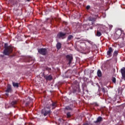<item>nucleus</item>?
I'll return each mask as SVG.
<instances>
[{"label": "nucleus", "mask_w": 125, "mask_h": 125, "mask_svg": "<svg viewBox=\"0 0 125 125\" xmlns=\"http://www.w3.org/2000/svg\"><path fill=\"white\" fill-rule=\"evenodd\" d=\"M4 47L5 48L3 51V54L4 55H9L10 53L12 52V46H8V43H5Z\"/></svg>", "instance_id": "nucleus-1"}, {"label": "nucleus", "mask_w": 125, "mask_h": 125, "mask_svg": "<svg viewBox=\"0 0 125 125\" xmlns=\"http://www.w3.org/2000/svg\"><path fill=\"white\" fill-rule=\"evenodd\" d=\"M51 113V111L50 110V109H48L45 108L42 109L41 111V114L43 115L44 117H46L47 115H50Z\"/></svg>", "instance_id": "nucleus-2"}, {"label": "nucleus", "mask_w": 125, "mask_h": 125, "mask_svg": "<svg viewBox=\"0 0 125 125\" xmlns=\"http://www.w3.org/2000/svg\"><path fill=\"white\" fill-rule=\"evenodd\" d=\"M67 35L66 33H63L62 32H59L57 35V38L59 39V40H64V39H66Z\"/></svg>", "instance_id": "nucleus-3"}, {"label": "nucleus", "mask_w": 125, "mask_h": 125, "mask_svg": "<svg viewBox=\"0 0 125 125\" xmlns=\"http://www.w3.org/2000/svg\"><path fill=\"white\" fill-rule=\"evenodd\" d=\"M65 58L66 59V62H68V65H71L72 64V62H73V55H67L65 56Z\"/></svg>", "instance_id": "nucleus-4"}, {"label": "nucleus", "mask_w": 125, "mask_h": 125, "mask_svg": "<svg viewBox=\"0 0 125 125\" xmlns=\"http://www.w3.org/2000/svg\"><path fill=\"white\" fill-rule=\"evenodd\" d=\"M38 52L40 54H41V55L45 56L47 54V49L45 48L38 49Z\"/></svg>", "instance_id": "nucleus-5"}, {"label": "nucleus", "mask_w": 125, "mask_h": 125, "mask_svg": "<svg viewBox=\"0 0 125 125\" xmlns=\"http://www.w3.org/2000/svg\"><path fill=\"white\" fill-rule=\"evenodd\" d=\"M103 121V118L100 116L97 118L96 121H94V124H95L96 125H100Z\"/></svg>", "instance_id": "nucleus-6"}, {"label": "nucleus", "mask_w": 125, "mask_h": 125, "mask_svg": "<svg viewBox=\"0 0 125 125\" xmlns=\"http://www.w3.org/2000/svg\"><path fill=\"white\" fill-rule=\"evenodd\" d=\"M51 104H50L49 106L47 105V107L48 109H50L51 107H52V109H55V107H56V103L53 102L51 101H50Z\"/></svg>", "instance_id": "nucleus-7"}, {"label": "nucleus", "mask_w": 125, "mask_h": 125, "mask_svg": "<svg viewBox=\"0 0 125 125\" xmlns=\"http://www.w3.org/2000/svg\"><path fill=\"white\" fill-rule=\"evenodd\" d=\"M113 51H114V49L112 48V47H110L108 48V50L107 51V55H108V56L109 57H112V52H113Z\"/></svg>", "instance_id": "nucleus-8"}, {"label": "nucleus", "mask_w": 125, "mask_h": 125, "mask_svg": "<svg viewBox=\"0 0 125 125\" xmlns=\"http://www.w3.org/2000/svg\"><path fill=\"white\" fill-rule=\"evenodd\" d=\"M12 90V88L11 87V86L10 85H8L7 87V89L5 90V92H7L5 93V95L7 96H8L9 94L8 93L11 92Z\"/></svg>", "instance_id": "nucleus-9"}, {"label": "nucleus", "mask_w": 125, "mask_h": 125, "mask_svg": "<svg viewBox=\"0 0 125 125\" xmlns=\"http://www.w3.org/2000/svg\"><path fill=\"white\" fill-rule=\"evenodd\" d=\"M121 73L122 79L125 81V67H123L121 69Z\"/></svg>", "instance_id": "nucleus-10"}, {"label": "nucleus", "mask_w": 125, "mask_h": 125, "mask_svg": "<svg viewBox=\"0 0 125 125\" xmlns=\"http://www.w3.org/2000/svg\"><path fill=\"white\" fill-rule=\"evenodd\" d=\"M44 79H45L46 81H51L53 79L52 76L49 75H44Z\"/></svg>", "instance_id": "nucleus-11"}, {"label": "nucleus", "mask_w": 125, "mask_h": 125, "mask_svg": "<svg viewBox=\"0 0 125 125\" xmlns=\"http://www.w3.org/2000/svg\"><path fill=\"white\" fill-rule=\"evenodd\" d=\"M26 62H28L29 63H30V65H32V64L34 63V60H32V58H27Z\"/></svg>", "instance_id": "nucleus-12"}, {"label": "nucleus", "mask_w": 125, "mask_h": 125, "mask_svg": "<svg viewBox=\"0 0 125 125\" xmlns=\"http://www.w3.org/2000/svg\"><path fill=\"white\" fill-rule=\"evenodd\" d=\"M61 46H62V44H61V43L59 42L57 43L56 47H57V49H58V50H59L60 49V48H61Z\"/></svg>", "instance_id": "nucleus-13"}, {"label": "nucleus", "mask_w": 125, "mask_h": 125, "mask_svg": "<svg viewBox=\"0 0 125 125\" xmlns=\"http://www.w3.org/2000/svg\"><path fill=\"white\" fill-rule=\"evenodd\" d=\"M97 76L99 78L102 77V72H101V70L100 69H99L97 71Z\"/></svg>", "instance_id": "nucleus-14"}, {"label": "nucleus", "mask_w": 125, "mask_h": 125, "mask_svg": "<svg viewBox=\"0 0 125 125\" xmlns=\"http://www.w3.org/2000/svg\"><path fill=\"white\" fill-rule=\"evenodd\" d=\"M16 104H17V101H15L12 102L10 104V106H12L14 107H15Z\"/></svg>", "instance_id": "nucleus-15"}, {"label": "nucleus", "mask_w": 125, "mask_h": 125, "mask_svg": "<svg viewBox=\"0 0 125 125\" xmlns=\"http://www.w3.org/2000/svg\"><path fill=\"white\" fill-rule=\"evenodd\" d=\"M12 83L13 86H14V87H17V88H18V87H19V83L13 82Z\"/></svg>", "instance_id": "nucleus-16"}, {"label": "nucleus", "mask_w": 125, "mask_h": 125, "mask_svg": "<svg viewBox=\"0 0 125 125\" xmlns=\"http://www.w3.org/2000/svg\"><path fill=\"white\" fill-rule=\"evenodd\" d=\"M73 38L74 37L73 35H69L67 37V42H69V41H71V40H72Z\"/></svg>", "instance_id": "nucleus-17"}, {"label": "nucleus", "mask_w": 125, "mask_h": 125, "mask_svg": "<svg viewBox=\"0 0 125 125\" xmlns=\"http://www.w3.org/2000/svg\"><path fill=\"white\" fill-rule=\"evenodd\" d=\"M89 21H91L92 22H94L95 21V18H93V17H89L88 19Z\"/></svg>", "instance_id": "nucleus-18"}, {"label": "nucleus", "mask_w": 125, "mask_h": 125, "mask_svg": "<svg viewBox=\"0 0 125 125\" xmlns=\"http://www.w3.org/2000/svg\"><path fill=\"white\" fill-rule=\"evenodd\" d=\"M96 35L97 37H101V36L102 35V34H101V32L98 30L96 32Z\"/></svg>", "instance_id": "nucleus-19"}, {"label": "nucleus", "mask_w": 125, "mask_h": 125, "mask_svg": "<svg viewBox=\"0 0 125 125\" xmlns=\"http://www.w3.org/2000/svg\"><path fill=\"white\" fill-rule=\"evenodd\" d=\"M74 106H72V107H71V106H66V107H65V109H66V110H73V108H74Z\"/></svg>", "instance_id": "nucleus-20"}, {"label": "nucleus", "mask_w": 125, "mask_h": 125, "mask_svg": "<svg viewBox=\"0 0 125 125\" xmlns=\"http://www.w3.org/2000/svg\"><path fill=\"white\" fill-rule=\"evenodd\" d=\"M66 116L67 118H71V117H72V115H71V112H67L66 113Z\"/></svg>", "instance_id": "nucleus-21"}, {"label": "nucleus", "mask_w": 125, "mask_h": 125, "mask_svg": "<svg viewBox=\"0 0 125 125\" xmlns=\"http://www.w3.org/2000/svg\"><path fill=\"white\" fill-rule=\"evenodd\" d=\"M118 53H119V52L118 51H115L113 53V55L114 56H117L118 55Z\"/></svg>", "instance_id": "nucleus-22"}, {"label": "nucleus", "mask_w": 125, "mask_h": 125, "mask_svg": "<svg viewBox=\"0 0 125 125\" xmlns=\"http://www.w3.org/2000/svg\"><path fill=\"white\" fill-rule=\"evenodd\" d=\"M45 70L46 71H48V72H50V71H51V68L48 67H45Z\"/></svg>", "instance_id": "nucleus-23"}, {"label": "nucleus", "mask_w": 125, "mask_h": 125, "mask_svg": "<svg viewBox=\"0 0 125 125\" xmlns=\"http://www.w3.org/2000/svg\"><path fill=\"white\" fill-rule=\"evenodd\" d=\"M112 81L114 83H116V78L113 77L112 79Z\"/></svg>", "instance_id": "nucleus-24"}, {"label": "nucleus", "mask_w": 125, "mask_h": 125, "mask_svg": "<svg viewBox=\"0 0 125 125\" xmlns=\"http://www.w3.org/2000/svg\"><path fill=\"white\" fill-rule=\"evenodd\" d=\"M102 92H103L104 93H105V92H106V91H105V88H104V87L102 88Z\"/></svg>", "instance_id": "nucleus-25"}, {"label": "nucleus", "mask_w": 125, "mask_h": 125, "mask_svg": "<svg viewBox=\"0 0 125 125\" xmlns=\"http://www.w3.org/2000/svg\"><path fill=\"white\" fill-rule=\"evenodd\" d=\"M50 104H51V103L47 104H46V107H45V108L46 109H48L50 110V108H47V106H49Z\"/></svg>", "instance_id": "nucleus-26"}, {"label": "nucleus", "mask_w": 125, "mask_h": 125, "mask_svg": "<svg viewBox=\"0 0 125 125\" xmlns=\"http://www.w3.org/2000/svg\"><path fill=\"white\" fill-rule=\"evenodd\" d=\"M86 9H87V10L89 9V8H90V6L87 5V6L86 7Z\"/></svg>", "instance_id": "nucleus-27"}, {"label": "nucleus", "mask_w": 125, "mask_h": 125, "mask_svg": "<svg viewBox=\"0 0 125 125\" xmlns=\"http://www.w3.org/2000/svg\"><path fill=\"white\" fill-rule=\"evenodd\" d=\"M83 125H88V124H87V123H85V124H83Z\"/></svg>", "instance_id": "nucleus-28"}, {"label": "nucleus", "mask_w": 125, "mask_h": 125, "mask_svg": "<svg viewBox=\"0 0 125 125\" xmlns=\"http://www.w3.org/2000/svg\"><path fill=\"white\" fill-rule=\"evenodd\" d=\"M26 0L27 1H28V2L31 1V0Z\"/></svg>", "instance_id": "nucleus-29"}, {"label": "nucleus", "mask_w": 125, "mask_h": 125, "mask_svg": "<svg viewBox=\"0 0 125 125\" xmlns=\"http://www.w3.org/2000/svg\"><path fill=\"white\" fill-rule=\"evenodd\" d=\"M77 27H80V25L79 24H77Z\"/></svg>", "instance_id": "nucleus-30"}, {"label": "nucleus", "mask_w": 125, "mask_h": 125, "mask_svg": "<svg viewBox=\"0 0 125 125\" xmlns=\"http://www.w3.org/2000/svg\"><path fill=\"white\" fill-rule=\"evenodd\" d=\"M76 90H75L74 91H73V92H76Z\"/></svg>", "instance_id": "nucleus-31"}]
</instances>
